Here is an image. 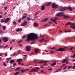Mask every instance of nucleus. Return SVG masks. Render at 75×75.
Here are the masks:
<instances>
[{
    "label": "nucleus",
    "mask_w": 75,
    "mask_h": 75,
    "mask_svg": "<svg viewBox=\"0 0 75 75\" xmlns=\"http://www.w3.org/2000/svg\"><path fill=\"white\" fill-rule=\"evenodd\" d=\"M38 25L37 24V23H35L34 24V27H38Z\"/></svg>",
    "instance_id": "21"
},
{
    "label": "nucleus",
    "mask_w": 75,
    "mask_h": 75,
    "mask_svg": "<svg viewBox=\"0 0 75 75\" xmlns=\"http://www.w3.org/2000/svg\"><path fill=\"white\" fill-rule=\"evenodd\" d=\"M43 67H43V66L42 65L40 67V68H41V69L42 68H43Z\"/></svg>",
    "instance_id": "54"
},
{
    "label": "nucleus",
    "mask_w": 75,
    "mask_h": 75,
    "mask_svg": "<svg viewBox=\"0 0 75 75\" xmlns=\"http://www.w3.org/2000/svg\"><path fill=\"white\" fill-rule=\"evenodd\" d=\"M23 61V59H19L17 60V61L18 62H21Z\"/></svg>",
    "instance_id": "18"
},
{
    "label": "nucleus",
    "mask_w": 75,
    "mask_h": 75,
    "mask_svg": "<svg viewBox=\"0 0 75 75\" xmlns=\"http://www.w3.org/2000/svg\"><path fill=\"white\" fill-rule=\"evenodd\" d=\"M21 69V67H18V68L16 69L15 70V71H17L18 70V69Z\"/></svg>",
    "instance_id": "24"
},
{
    "label": "nucleus",
    "mask_w": 75,
    "mask_h": 75,
    "mask_svg": "<svg viewBox=\"0 0 75 75\" xmlns=\"http://www.w3.org/2000/svg\"><path fill=\"white\" fill-rule=\"evenodd\" d=\"M49 62V61H41L40 62V63H44V62L45 64V65H47V64L46 63V62Z\"/></svg>",
    "instance_id": "7"
},
{
    "label": "nucleus",
    "mask_w": 75,
    "mask_h": 75,
    "mask_svg": "<svg viewBox=\"0 0 75 75\" xmlns=\"http://www.w3.org/2000/svg\"><path fill=\"white\" fill-rule=\"evenodd\" d=\"M12 42H15V40L13 39L12 40Z\"/></svg>",
    "instance_id": "62"
},
{
    "label": "nucleus",
    "mask_w": 75,
    "mask_h": 75,
    "mask_svg": "<svg viewBox=\"0 0 75 75\" xmlns=\"http://www.w3.org/2000/svg\"><path fill=\"white\" fill-rule=\"evenodd\" d=\"M4 32H2L1 33V35H3V34H4Z\"/></svg>",
    "instance_id": "40"
},
{
    "label": "nucleus",
    "mask_w": 75,
    "mask_h": 75,
    "mask_svg": "<svg viewBox=\"0 0 75 75\" xmlns=\"http://www.w3.org/2000/svg\"><path fill=\"white\" fill-rule=\"evenodd\" d=\"M44 41V38H43L42 39H41L39 40V42H42L43 41Z\"/></svg>",
    "instance_id": "22"
},
{
    "label": "nucleus",
    "mask_w": 75,
    "mask_h": 75,
    "mask_svg": "<svg viewBox=\"0 0 75 75\" xmlns=\"http://www.w3.org/2000/svg\"><path fill=\"white\" fill-rule=\"evenodd\" d=\"M58 72V71H54V73H55L56 72Z\"/></svg>",
    "instance_id": "58"
},
{
    "label": "nucleus",
    "mask_w": 75,
    "mask_h": 75,
    "mask_svg": "<svg viewBox=\"0 0 75 75\" xmlns=\"http://www.w3.org/2000/svg\"><path fill=\"white\" fill-rule=\"evenodd\" d=\"M27 39L26 40V41L29 42L30 41H33V42H32L31 44H33L35 41V40L38 38L37 35L36 34H35L34 33H30L27 35Z\"/></svg>",
    "instance_id": "1"
},
{
    "label": "nucleus",
    "mask_w": 75,
    "mask_h": 75,
    "mask_svg": "<svg viewBox=\"0 0 75 75\" xmlns=\"http://www.w3.org/2000/svg\"><path fill=\"white\" fill-rule=\"evenodd\" d=\"M64 12H60L56 14V16H58L59 17V16H63L64 18H69V17L68 16H66L65 15H64Z\"/></svg>",
    "instance_id": "2"
},
{
    "label": "nucleus",
    "mask_w": 75,
    "mask_h": 75,
    "mask_svg": "<svg viewBox=\"0 0 75 75\" xmlns=\"http://www.w3.org/2000/svg\"><path fill=\"white\" fill-rule=\"evenodd\" d=\"M67 9H68L69 10H70V11H72V7H70V6H69L68 7H67Z\"/></svg>",
    "instance_id": "14"
},
{
    "label": "nucleus",
    "mask_w": 75,
    "mask_h": 75,
    "mask_svg": "<svg viewBox=\"0 0 75 75\" xmlns=\"http://www.w3.org/2000/svg\"><path fill=\"white\" fill-rule=\"evenodd\" d=\"M26 17H27L26 16H23L22 18V20H24V18H25Z\"/></svg>",
    "instance_id": "31"
},
{
    "label": "nucleus",
    "mask_w": 75,
    "mask_h": 75,
    "mask_svg": "<svg viewBox=\"0 0 75 75\" xmlns=\"http://www.w3.org/2000/svg\"><path fill=\"white\" fill-rule=\"evenodd\" d=\"M27 22V21H26L25 20L24 21L23 23L21 25V26H25V25H26Z\"/></svg>",
    "instance_id": "10"
},
{
    "label": "nucleus",
    "mask_w": 75,
    "mask_h": 75,
    "mask_svg": "<svg viewBox=\"0 0 75 75\" xmlns=\"http://www.w3.org/2000/svg\"><path fill=\"white\" fill-rule=\"evenodd\" d=\"M51 2H49L47 4L46 6H50V5H51Z\"/></svg>",
    "instance_id": "26"
},
{
    "label": "nucleus",
    "mask_w": 75,
    "mask_h": 75,
    "mask_svg": "<svg viewBox=\"0 0 75 75\" xmlns=\"http://www.w3.org/2000/svg\"><path fill=\"white\" fill-rule=\"evenodd\" d=\"M22 28L19 29V31H22Z\"/></svg>",
    "instance_id": "59"
},
{
    "label": "nucleus",
    "mask_w": 75,
    "mask_h": 75,
    "mask_svg": "<svg viewBox=\"0 0 75 75\" xmlns=\"http://www.w3.org/2000/svg\"><path fill=\"white\" fill-rule=\"evenodd\" d=\"M67 66L65 67L64 68H63V69L64 70V69H65L67 68Z\"/></svg>",
    "instance_id": "60"
},
{
    "label": "nucleus",
    "mask_w": 75,
    "mask_h": 75,
    "mask_svg": "<svg viewBox=\"0 0 75 75\" xmlns=\"http://www.w3.org/2000/svg\"><path fill=\"white\" fill-rule=\"evenodd\" d=\"M2 55H3V53H0V56L1 57V56H2Z\"/></svg>",
    "instance_id": "52"
},
{
    "label": "nucleus",
    "mask_w": 75,
    "mask_h": 75,
    "mask_svg": "<svg viewBox=\"0 0 75 75\" xmlns=\"http://www.w3.org/2000/svg\"><path fill=\"white\" fill-rule=\"evenodd\" d=\"M13 48V47H11L10 48V50H12V49Z\"/></svg>",
    "instance_id": "55"
},
{
    "label": "nucleus",
    "mask_w": 75,
    "mask_h": 75,
    "mask_svg": "<svg viewBox=\"0 0 75 75\" xmlns=\"http://www.w3.org/2000/svg\"><path fill=\"white\" fill-rule=\"evenodd\" d=\"M53 23H54L56 24H57V22H56V21L55 20V19H53Z\"/></svg>",
    "instance_id": "28"
},
{
    "label": "nucleus",
    "mask_w": 75,
    "mask_h": 75,
    "mask_svg": "<svg viewBox=\"0 0 75 75\" xmlns=\"http://www.w3.org/2000/svg\"><path fill=\"white\" fill-rule=\"evenodd\" d=\"M16 65V63H14V64H13V67H14Z\"/></svg>",
    "instance_id": "56"
},
{
    "label": "nucleus",
    "mask_w": 75,
    "mask_h": 75,
    "mask_svg": "<svg viewBox=\"0 0 75 75\" xmlns=\"http://www.w3.org/2000/svg\"><path fill=\"white\" fill-rule=\"evenodd\" d=\"M36 69V70L37 69H38V70H40V68L39 67H36V69Z\"/></svg>",
    "instance_id": "35"
},
{
    "label": "nucleus",
    "mask_w": 75,
    "mask_h": 75,
    "mask_svg": "<svg viewBox=\"0 0 75 75\" xmlns=\"http://www.w3.org/2000/svg\"><path fill=\"white\" fill-rule=\"evenodd\" d=\"M40 52L39 49H36L35 50V53H38V52Z\"/></svg>",
    "instance_id": "15"
},
{
    "label": "nucleus",
    "mask_w": 75,
    "mask_h": 75,
    "mask_svg": "<svg viewBox=\"0 0 75 75\" xmlns=\"http://www.w3.org/2000/svg\"><path fill=\"white\" fill-rule=\"evenodd\" d=\"M56 65V63H54L53 64H51L52 67H54Z\"/></svg>",
    "instance_id": "27"
},
{
    "label": "nucleus",
    "mask_w": 75,
    "mask_h": 75,
    "mask_svg": "<svg viewBox=\"0 0 75 75\" xmlns=\"http://www.w3.org/2000/svg\"><path fill=\"white\" fill-rule=\"evenodd\" d=\"M48 70H49V71H51L52 70V69L51 68L50 69H49Z\"/></svg>",
    "instance_id": "53"
},
{
    "label": "nucleus",
    "mask_w": 75,
    "mask_h": 75,
    "mask_svg": "<svg viewBox=\"0 0 75 75\" xmlns=\"http://www.w3.org/2000/svg\"><path fill=\"white\" fill-rule=\"evenodd\" d=\"M1 23H4V19H2L1 20Z\"/></svg>",
    "instance_id": "43"
},
{
    "label": "nucleus",
    "mask_w": 75,
    "mask_h": 75,
    "mask_svg": "<svg viewBox=\"0 0 75 75\" xmlns=\"http://www.w3.org/2000/svg\"><path fill=\"white\" fill-rule=\"evenodd\" d=\"M54 18V19H53V20H55V21H57V20H59V18L57 17Z\"/></svg>",
    "instance_id": "20"
},
{
    "label": "nucleus",
    "mask_w": 75,
    "mask_h": 75,
    "mask_svg": "<svg viewBox=\"0 0 75 75\" xmlns=\"http://www.w3.org/2000/svg\"><path fill=\"white\" fill-rule=\"evenodd\" d=\"M39 13H40V11H38L35 14V15H37V14H39Z\"/></svg>",
    "instance_id": "36"
},
{
    "label": "nucleus",
    "mask_w": 75,
    "mask_h": 75,
    "mask_svg": "<svg viewBox=\"0 0 75 75\" xmlns=\"http://www.w3.org/2000/svg\"><path fill=\"white\" fill-rule=\"evenodd\" d=\"M73 47H72L70 49V50L71 51V50H72L73 49Z\"/></svg>",
    "instance_id": "61"
},
{
    "label": "nucleus",
    "mask_w": 75,
    "mask_h": 75,
    "mask_svg": "<svg viewBox=\"0 0 75 75\" xmlns=\"http://www.w3.org/2000/svg\"><path fill=\"white\" fill-rule=\"evenodd\" d=\"M30 48H31V46H27L26 47V50L27 51H30Z\"/></svg>",
    "instance_id": "8"
},
{
    "label": "nucleus",
    "mask_w": 75,
    "mask_h": 75,
    "mask_svg": "<svg viewBox=\"0 0 75 75\" xmlns=\"http://www.w3.org/2000/svg\"><path fill=\"white\" fill-rule=\"evenodd\" d=\"M15 62V61H14L13 60H11L10 61V63L11 64H12V63H13V62Z\"/></svg>",
    "instance_id": "25"
},
{
    "label": "nucleus",
    "mask_w": 75,
    "mask_h": 75,
    "mask_svg": "<svg viewBox=\"0 0 75 75\" xmlns=\"http://www.w3.org/2000/svg\"><path fill=\"white\" fill-rule=\"evenodd\" d=\"M33 71H34L35 72H38V70L35 69H33L30 71V72H33Z\"/></svg>",
    "instance_id": "13"
},
{
    "label": "nucleus",
    "mask_w": 75,
    "mask_h": 75,
    "mask_svg": "<svg viewBox=\"0 0 75 75\" xmlns=\"http://www.w3.org/2000/svg\"><path fill=\"white\" fill-rule=\"evenodd\" d=\"M48 20V18H47L44 19L45 21H47Z\"/></svg>",
    "instance_id": "37"
},
{
    "label": "nucleus",
    "mask_w": 75,
    "mask_h": 75,
    "mask_svg": "<svg viewBox=\"0 0 75 75\" xmlns=\"http://www.w3.org/2000/svg\"><path fill=\"white\" fill-rule=\"evenodd\" d=\"M4 67H6V66H7V65H6V63L5 62L4 63Z\"/></svg>",
    "instance_id": "39"
},
{
    "label": "nucleus",
    "mask_w": 75,
    "mask_h": 75,
    "mask_svg": "<svg viewBox=\"0 0 75 75\" xmlns=\"http://www.w3.org/2000/svg\"><path fill=\"white\" fill-rule=\"evenodd\" d=\"M41 21H42V22H45V21L44 19V20H42Z\"/></svg>",
    "instance_id": "57"
},
{
    "label": "nucleus",
    "mask_w": 75,
    "mask_h": 75,
    "mask_svg": "<svg viewBox=\"0 0 75 75\" xmlns=\"http://www.w3.org/2000/svg\"><path fill=\"white\" fill-rule=\"evenodd\" d=\"M56 51H61V52L62 51H65V50L64 48H60L58 50H56Z\"/></svg>",
    "instance_id": "6"
},
{
    "label": "nucleus",
    "mask_w": 75,
    "mask_h": 75,
    "mask_svg": "<svg viewBox=\"0 0 75 75\" xmlns=\"http://www.w3.org/2000/svg\"><path fill=\"white\" fill-rule=\"evenodd\" d=\"M27 20H28V21H29V20H33V21H34V19H33L30 18H29L28 17L27 18Z\"/></svg>",
    "instance_id": "19"
},
{
    "label": "nucleus",
    "mask_w": 75,
    "mask_h": 75,
    "mask_svg": "<svg viewBox=\"0 0 75 75\" xmlns=\"http://www.w3.org/2000/svg\"><path fill=\"white\" fill-rule=\"evenodd\" d=\"M18 64H19V65H24V64H21L20 62L18 63Z\"/></svg>",
    "instance_id": "42"
},
{
    "label": "nucleus",
    "mask_w": 75,
    "mask_h": 75,
    "mask_svg": "<svg viewBox=\"0 0 75 75\" xmlns=\"http://www.w3.org/2000/svg\"><path fill=\"white\" fill-rule=\"evenodd\" d=\"M13 24H14V25H16V24H17V23L16 22V21H14L13 22Z\"/></svg>",
    "instance_id": "30"
},
{
    "label": "nucleus",
    "mask_w": 75,
    "mask_h": 75,
    "mask_svg": "<svg viewBox=\"0 0 75 75\" xmlns=\"http://www.w3.org/2000/svg\"><path fill=\"white\" fill-rule=\"evenodd\" d=\"M46 6V5H44L43 6H42L41 8V10H44L45 8V6Z\"/></svg>",
    "instance_id": "12"
},
{
    "label": "nucleus",
    "mask_w": 75,
    "mask_h": 75,
    "mask_svg": "<svg viewBox=\"0 0 75 75\" xmlns=\"http://www.w3.org/2000/svg\"><path fill=\"white\" fill-rule=\"evenodd\" d=\"M11 58V57L8 58L7 59L8 61H9V60H10Z\"/></svg>",
    "instance_id": "51"
},
{
    "label": "nucleus",
    "mask_w": 75,
    "mask_h": 75,
    "mask_svg": "<svg viewBox=\"0 0 75 75\" xmlns=\"http://www.w3.org/2000/svg\"><path fill=\"white\" fill-rule=\"evenodd\" d=\"M19 73H20V72H19V71H17L16 73H15V74H14V75H18V74H19Z\"/></svg>",
    "instance_id": "29"
},
{
    "label": "nucleus",
    "mask_w": 75,
    "mask_h": 75,
    "mask_svg": "<svg viewBox=\"0 0 75 75\" xmlns=\"http://www.w3.org/2000/svg\"><path fill=\"white\" fill-rule=\"evenodd\" d=\"M16 31H17V32H18V31H20V30L19 29V28L16 30Z\"/></svg>",
    "instance_id": "50"
},
{
    "label": "nucleus",
    "mask_w": 75,
    "mask_h": 75,
    "mask_svg": "<svg viewBox=\"0 0 75 75\" xmlns=\"http://www.w3.org/2000/svg\"><path fill=\"white\" fill-rule=\"evenodd\" d=\"M28 70H29L28 69H25V70H22L21 71V72H25V71H28Z\"/></svg>",
    "instance_id": "23"
},
{
    "label": "nucleus",
    "mask_w": 75,
    "mask_h": 75,
    "mask_svg": "<svg viewBox=\"0 0 75 75\" xmlns=\"http://www.w3.org/2000/svg\"><path fill=\"white\" fill-rule=\"evenodd\" d=\"M50 48L52 50H55L56 48L55 47H53V48Z\"/></svg>",
    "instance_id": "47"
},
{
    "label": "nucleus",
    "mask_w": 75,
    "mask_h": 75,
    "mask_svg": "<svg viewBox=\"0 0 75 75\" xmlns=\"http://www.w3.org/2000/svg\"><path fill=\"white\" fill-rule=\"evenodd\" d=\"M34 62H35V63H37V61L36 59H34Z\"/></svg>",
    "instance_id": "41"
},
{
    "label": "nucleus",
    "mask_w": 75,
    "mask_h": 75,
    "mask_svg": "<svg viewBox=\"0 0 75 75\" xmlns=\"http://www.w3.org/2000/svg\"><path fill=\"white\" fill-rule=\"evenodd\" d=\"M65 25H71L72 24V23L71 22H68L67 23H66L65 24Z\"/></svg>",
    "instance_id": "16"
},
{
    "label": "nucleus",
    "mask_w": 75,
    "mask_h": 75,
    "mask_svg": "<svg viewBox=\"0 0 75 75\" xmlns=\"http://www.w3.org/2000/svg\"><path fill=\"white\" fill-rule=\"evenodd\" d=\"M55 51H51L50 52V54H53L54 52Z\"/></svg>",
    "instance_id": "33"
},
{
    "label": "nucleus",
    "mask_w": 75,
    "mask_h": 75,
    "mask_svg": "<svg viewBox=\"0 0 75 75\" xmlns=\"http://www.w3.org/2000/svg\"><path fill=\"white\" fill-rule=\"evenodd\" d=\"M7 6H6L4 7V10H7Z\"/></svg>",
    "instance_id": "49"
},
{
    "label": "nucleus",
    "mask_w": 75,
    "mask_h": 75,
    "mask_svg": "<svg viewBox=\"0 0 75 75\" xmlns=\"http://www.w3.org/2000/svg\"><path fill=\"white\" fill-rule=\"evenodd\" d=\"M25 38V35H24L22 37V39H24V38Z\"/></svg>",
    "instance_id": "38"
},
{
    "label": "nucleus",
    "mask_w": 75,
    "mask_h": 75,
    "mask_svg": "<svg viewBox=\"0 0 75 75\" xmlns=\"http://www.w3.org/2000/svg\"><path fill=\"white\" fill-rule=\"evenodd\" d=\"M1 39L3 40L4 42H6L8 41V38L7 37L2 38Z\"/></svg>",
    "instance_id": "5"
},
{
    "label": "nucleus",
    "mask_w": 75,
    "mask_h": 75,
    "mask_svg": "<svg viewBox=\"0 0 75 75\" xmlns=\"http://www.w3.org/2000/svg\"><path fill=\"white\" fill-rule=\"evenodd\" d=\"M52 6L53 8H57L58 7V5L56 4L55 3H53L52 5Z\"/></svg>",
    "instance_id": "4"
},
{
    "label": "nucleus",
    "mask_w": 75,
    "mask_h": 75,
    "mask_svg": "<svg viewBox=\"0 0 75 75\" xmlns=\"http://www.w3.org/2000/svg\"><path fill=\"white\" fill-rule=\"evenodd\" d=\"M16 54H17V53L16 52L14 53L13 54H12L13 56L14 57V56H15V55H16Z\"/></svg>",
    "instance_id": "34"
},
{
    "label": "nucleus",
    "mask_w": 75,
    "mask_h": 75,
    "mask_svg": "<svg viewBox=\"0 0 75 75\" xmlns=\"http://www.w3.org/2000/svg\"><path fill=\"white\" fill-rule=\"evenodd\" d=\"M45 42H49V41L47 40H45Z\"/></svg>",
    "instance_id": "44"
},
{
    "label": "nucleus",
    "mask_w": 75,
    "mask_h": 75,
    "mask_svg": "<svg viewBox=\"0 0 75 75\" xmlns=\"http://www.w3.org/2000/svg\"><path fill=\"white\" fill-rule=\"evenodd\" d=\"M6 27L5 26H4L3 28V30H6Z\"/></svg>",
    "instance_id": "32"
},
{
    "label": "nucleus",
    "mask_w": 75,
    "mask_h": 75,
    "mask_svg": "<svg viewBox=\"0 0 75 75\" xmlns=\"http://www.w3.org/2000/svg\"><path fill=\"white\" fill-rule=\"evenodd\" d=\"M73 25V26H70V28H72L73 29H75V23H72V25Z\"/></svg>",
    "instance_id": "9"
},
{
    "label": "nucleus",
    "mask_w": 75,
    "mask_h": 75,
    "mask_svg": "<svg viewBox=\"0 0 75 75\" xmlns=\"http://www.w3.org/2000/svg\"><path fill=\"white\" fill-rule=\"evenodd\" d=\"M71 68V66H69L68 67V69H70V68Z\"/></svg>",
    "instance_id": "63"
},
{
    "label": "nucleus",
    "mask_w": 75,
    "mask_h": 75,
    "mask_svg": "<svg viewBox=\"0 0 75 75\" xmlns=\"http://www.w3.org/2000/svg\"><path fill=\"white\" fill-rule=\"evenodd\" d=\"M21 18L19 19V20L18 21V23H20V22H21Z\"/></svg>",
    "instance_id": "46"
},
{
    "label": "nucleus",
    "mask_w": 75,
    "mask_h": 75,
    "mask_svg": "<svg viewBox=\"0 0 75 75\" xmlns=\"http://www.w3.org/2000/svg\"><path fill=\"white\" fill-rule=\"evenodd\" d=\"M73 69H75V66H74L73 67Z\"/></svg>",
    "instance_id": "64"
},
{
    "label": "nucleus",
    "mask_w": 75,
    "mask_h": 75,
    "mask_svg": "<svg viewBox=\"0 0 75 75\" xmlns=\"http://www.w3.org/2000/svg\"><path fill=\"white\" fill-rule=\"evenodd\" d=\"M23 41V40H21L20 41H19L18 42V44L20 43V42H21V41Z\"/></svg>",
    "instance_id": "45"
},
{
    "label": "nucleus",
    "mask_w": 75,
    "mask_h": 75,
    "mask_svg": "<svg viewBox=\"0 0 75 75\" xmlns=\"http://www.w3.org/2000/svg\"><path fill=\"white\" fill-rule=\"evenodd\" d=\"M67 61H68V60L67 59H65L62 62V63H65Z\"/></svg>",
    "instance_id": "17"
},
{
    "label": "nucleus",
    "mask_w": 75,
    "mask_h": 75,
    "mask_svg": "<svg viewBox=\"0 0 75 75\" xmlns=\"http://www.w3.org/2000/svg\"><path fill=\"white\" fill-rule=\"evenodd\" d=\"M8 47V45H7L5 46H4V48H6V47Z\"/></svg>",
    "instance_id": "48"
},
{
    "label": "nucleus",
    "mask_w": 75,
    "mask_h": 75,
    "mask_svg": "<svg viewBox=\"0 0 75 75\" xmlns=\"http://www.w3.org/2000/svg\"><path fill=\"white\" fill-rule=\"evenodd\" d=\"M60 10H58V11H64L65 10H67V8L66 7H62L61 6L60 7Z\"/></svg>",
    "instance_id": "3"
},
{
    "label": "nucleus",
    "mask_w": 75,
    "mask_h": 75,
    "mask_svg": "<svg viewBox=\"0 0 75 75\" xmlns=\"http://www.w3.org/2000/svg\"><path fill=\"white\" fill-rule=\"evenodd\" d=\"M10 20V19L9 18H6L5 19L4 21V22L5 23H8L9 21Z\"/></svg>",
    "instance_id": "11"
}]
</instances>
